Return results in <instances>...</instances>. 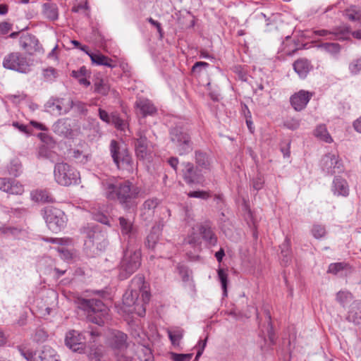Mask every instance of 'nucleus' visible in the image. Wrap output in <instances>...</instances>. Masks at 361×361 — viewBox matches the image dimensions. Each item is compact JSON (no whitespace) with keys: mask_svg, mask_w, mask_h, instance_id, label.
I'll return each instance as SVG.
<instances>
[{"mask_svg":"<svg viewBox=\"0 0 361 361\" xmlns=\"http://www.w3.org/2000/svg\"><path fill=\"white\" fill-rule=\"evenodd\" d=\"M10 100H11L13 103H18L22 100H24L26 98V95L25 94H10L8 96Z\"/></svg>","mask_w":361,"mask_h":361,"instance_id":"nucleus-62","label":"nucleus"},{"mask_svg":"<svg viewBox=\"0 0 361 361\" xmlns=\"http://www.w3.org/2000/svg\"><path fill=\"white\" fill-rule=\"evenodd\" d=\"M81 334L75 330L69 331L65 338L66 345L73 352L84 353L85 345Z\"/></svg>","mask_w":361,"mask_h":361,"instance_id":"nucleus-17","label":"nucleus"},{"mask_svg":"<svg viewBox=\"0 0 361 361\" xmlns=\"http://www.w3.org/2000/svg\"><path fill=\"white\" fill-rule=\"evenodd\" d=\"M169 136L170 140L179 155H185L192 151L193 147L190 135L183 127L176 126L171 128Z\"/></svg>","mask_w":361,"mask_h":361,"instance_id":"nucleus-7","label":"nucleus"},{"mask_svg":"<svg viewBox=\"0 0 361 361\" xmlns=\"http://www.w3.org/2000/svg\"><path fill=\"white\" fill-rule=\"evenodd\" d=\"M109 151L113 161L118 170L126 171L128 174L134 172L135 166L125 143L112 140L110 142Z\"/></svg>","mask_w":361,"mask_h":361,"instance_id":"nucleus-3","label":"nucleus"},{"mask_svg":"<svg viewBox=\"0 0 361 361\" xmlns=\"http://www.w3.org/2000/svg\"><path fill=\"white\" fill-rule=\"evenodd\" d=\"M72 109L77 114L80 115H86L87 114L88 109L87 107V104L80 101L74 102L72 99Z\"/></svg>","mask_w":361,"mask_h":361,"instance_id":"nucleus-42","label":"nucleus"},{"mask_svg":"<svg viewBox=\"0 0 361 361\" xmlns=\"http://www.w3.org/2000/svg\"><path fill=\"white\" fill-rule=\"evenodd\" d=\"M326 229L324 226L316 224L314 225L312 228V235L317 238L320 239L325 236L326 235Z\"/></svg>","mask_w":361,"mask_h":361,"instance_id":"nucleus-46","label":"nucleus"},{"mask_svg":"<svg viewBox=\"0 0 361 361\" xmlns=\"http://www.w3.org/2000/svg\"><path fill=\"white\" fill-rule=\"evenodd\" d=\"M48 337V334L43 329L38 328L36 329L32 338L37 343L44 342Z\"/></svg>","mask_w":361,"mask_h":361,"instance_id":"nucleus-47","label":"nucleus"},{"mask_svg":"<svg viewBox=\"0 0 361 361\" xmlns=\"http://www.w3.org/2000/svg\"><path fill=\"white\" fill-rule=\"evenodd\" d=\"M109 87L108 85L104 84L103 81H99L94 84V90L95 92L102 94H107L109 92Z\"/></svg>","mask_w":361,"mask_h":361,"instance_id":"nucleus-50","label":"nucleus"},{"mask_svg":"<svg viewBox=\"0 0 361 361\" xmlns=\"http://www.w3.org/2000/svg\"><path fill=\"white\" fill-rule=\"evenodd\" d=\"M44 109L53 116L66 115L72 109V99L53 97L45 103Z\"/></svg>","mask_w":361,"mask_h":361,"instance_id":"nucleus-11","label":"nucleus"},{"mask_svg":"<svg viewBox=\"0 0 361 361\" xmlns=\"http://www.w3.org/2000/svg\"><path fill=\"white\" fill-rule=\"evenodd\" d=\"M263 184L264 182L260 178H255L252 181L253 188L257 191L262 188Z\"/></svg>","mask_w":361,"mask_h":361,"instance_id":"nucleus-64","label":"nucleus"},{"mask_svg":"<svg viewBox=\"0 0 361 361\" xmlns=\"http://www.w3.org/2000/svg\"><path fill=\"white\" fill-rule=\"evenodd\" d=\"M282 261L286 264L291 259V243L290 239L286 236L283 243L280 245Z\"/></svg>","mask_w":361,"mask_h":361,"instance_id":"nucleus-35","label":"nucleus"},{"mask_svg":"<svg viewBox=\"0 0 361 361\" xmlns=\"http://www.w3.org/2000/svg\"><path fill=\"white\" fill-rule=\"evenodd\" d=\"M138 293H139V298L140 299V302L147 305L150 300L149 292L146 288H145V289L139 291Z\"/></svg>","mask_w":361,"mask_h":361,"instance_id":"nucleus-56","label":"nucleus"},{"mask_svg":"<svg viewBox=\"0 0 361 361\" xmlns=\"http://www.w3.org/2000/svg\"><path fill=\"white\" fill-rule=\"evenodd\" d=\"M200 232L202 238L211 245H215L217 243V238L210 227L202 226L200 228Z\"/></svg>","mask_w":361,"mask_h":361,"instance_id":"nucleus-37","label":"nucleus"},{"mask_svg":"<svg viewBox=\"0 0 361 361\" xmlns=\"http://www.w3.org/2000/svg\"><path fill=\"white\" fill-rule=\"evenodd\" d=\"M42 240L45 242L58 244V245H67L69 242L68 238H43Z\"/></svg>","mask_w":361,"mask_h":361,"instance_id":"nucleus-52","label":"nucleus"},{"mask_svg":"<svg viewBox=\"0 0 361 361\" xmlns=\"http://www.w3.org/2000/svg\"><path fill=\"white\" fill-rule=\"evenodd\" d=\"M87 73V71L85 66H82L79 71H73L72 76L75 78H81L82 76H85Z\"/></svg>","mask_w":361,"mask_h":361,"instance_id":"nucleus-61","label":"nucleus"},{"mask_svg":"<svg viewBox=\"0 0 361 361\" xmlns=\"http://www.w3.org/2000/svg\"><path fill=\"white\" fill-rule=\"evenodd\" d=\"M99 118L104 122L108 124L111 123V115H109L106 111L102 109H99Z\"/></svg>","mask_w":361,"mask_h":361,"instance_id":"nucleus-58","label":"nucleus"},{"mask_svg":"<svg viewBox=\"0 0 361 361\" xmlns=\"http://www.w3.org/2000/svg\"><path fill=\"white\" fill-rule=\"evenodd\" d=\"M322 47L332 53H338L340 51V46L337 43H325L322 45Z\"/></svg>","mask_w":361,"mask_h":361,"instance_id":"nucleus-54","label":"nucleus"},{"mask_svg":"<svg viewBox=\"0 0 361 361\" xmlns=\"http://www.w3.org/2000/svg\"><path fill=\"white\" fill-rule=\"evenodd\" d=\"M147 20L151 25H154L157 28L158 32L160 35V37L161 38L163 37V30L161 28V23L154 20L152 18H149Z\"/></svg>","mask_w":361,"mask_h":361,"instance_id":"nucleus-60","label":"nucleus"},{"mask_svg":"<svg viewBox=\"0 0 361 361\" xmlns=\"http://www.w3.org/2000/svg\"><path fill=\"white\" fill-rule=\"evenodd\" d=\"M78 308L87 313V319L91 322L102 326L108 319L109 308L99 299L97 298H78Z\"/></svg>","mask_w":361,"mask_h":361,"instance_id":"nucleus-2","label":"nucleus"},{"mask_svg":"<svg viewBox=\"0 0 361 361\" xmlns=\"http://www.w3.org/2000/svg\"><path fill=\"white\" fill-rule=\"evenodd\" d=\"M118 221L122 235L131 237L134 232L133 222L123 216L119 217Z\"/></svg>","mask_w":361,"mask_h":361,"instance_id":"nucleus-33","label":"nucleus"},{"mask_svg":"<svg viewBox=\"0 0 361 361\" xmlns=\"http://www.w3.org/2000/svg\"><path fill=\"white\" fill-rule=\"evenodd\" d=\"M218 277L221 283V287L224 290V295H227V283H228V274L223 269H219L217 271Z\"/></svg>","mask_w":361,"mask_h":361,"instance_id":"nucleus-45","label":"nucleus"},{"mask_svg":"<svg viewBox=\"0 0 361 361\" xmlns=\"http://www.w3.org/2000/svg\"><path fill=\"white\" fill-rule=\"evenodd\" d=\"M3 67L20 73H27L31 70L32 62L20 52H11L3 59Z\"/></svg>","mask_w":361,"mask_h":361,"instance_id":"nucleus-10","label":"nucleus"},{"mask_svg":"<svg viewBox=\"0 0 361 361\" xmlns=\"http://www.w3.org/2000/svg\"><path fill=\"white\" fill-rule=\"evenodd\" d=\"M111 118V123H112L117 130L125 132L126 129L128 128V123L120 117L118 113H112Z\"/></svg>","mask_w":361,"mask_h":361,"instance_id":"nucleus-41","label":"nucleus"},{"mask_svg":"<svg viewBox=\"0 0 361 361\" xmlns=\"http://www.w3.org/2000/svg\"><path fill=\"white\" fill-rule=\"evenodd\" d=\"M321 166L322 170L330 175L344 171L342 159L335 154L329 153L324 155L321 160Z\"/></svg>","mask_w":361,"mask_h":361,"instance_id":"nucleus-14","label":"nucleus"},{"mask_svg":"<svg viewBox=\"0 0 361 361\" xmlns=\"http://www.w3.org/2000/svg\"><path fill=\"white\" fill-rule=\"evenodd\" d=\"M54 176L56 182L63 186L75 185L80 179L79 172L66 163H58L54 166Z\"/></svg>","mask_w":361,"mask_h":361,"instance_id":"nucleus-9","label":"nucleus"},{"mask_svg":"<svg viewBox=\"0 0 361 361\" xmlns=\"http://www.w3.org/2000/svg\"><path fill=\"white\" fill-rule=\"evenodd\" d=\"M209 66V63L204 61H197L196 62L193 66L192 67V72H197L200 73L201 71V68H206Z\"/></svg>","mask_w":361,"mask_h":361,"instance_id":"nucleus-59","label":"nucleus"},{"mask_svg":"<svg viewBox=\"0 0 361 361\" xmlns=\"http://www.w3.org/2000/svg\"><path fill=\"white\" fill-rule=\"evenodd\" d=\"M32 198L37 202L44 203H53L55 202L54 198L50 192L46 190H37L32 193Z\"/></svg>","mask_w":361,"mask_h":361,"instance_id":"nucleus-34","label":"nucleus"},{"mask_svg":"<svg viewBox=\"0 0 361 361\" xmlns=\"http://www.w3.org/2000/svg\"><path fill=\"white\" fill-rule=\"evenodd\" d=\"M43 80L47 82H53L57 78L59 74L56 68L47 67L42 70Z\"/></svg>","mask_w":361,"mask_h":361,"instance_id":"nucleus-40","label":"nucleus"},{"mask_svg":"<svg viewBox=\"0 0 361 361\" xmlns=\"http://www.w3.org/2000/svg\"><path fill=\"white\" fill-rule=\"evenodd\" d=\"M312 96V92L301 90L290 97V102L295 111H300L307 106Z\"/></svg>","mask_w":361,"mask_h":361,"instance_id":"nucleus-19","label":"nucleus"},{"mask_svg":"<svg viewBox=\"0 0 361 361\" xmlns=\"http://www.w3.org/2000/svg\"><path fill=\"white\" fill-rule=\"evenodd\" d=\"M42 13L46 18L55 20L59 17L58 7L52 3H44L42 5Z\"/></svg>","mask_w":361,"mask_h":361,"instance_id":"nucleus-31","label":"nucleus"},{"mask_svg":"<svg viewBox=\"0 0 361 361\" xmlns=\"http://www.w3.org/2000/svg\"><path fill=\"white\" fill-rule=\"evenodd\" d=\"M312 66L310 61L306 59H300L295 61L293 63V68L295 71L301 78H305Z\"/></svg>","mask_w":361,"mask_h":361,"instance_id":"nucleus-27","label":"nucleus"},{"mask_svg":"<svg viewBox=\"0 0 361 361\" xmlns=\"http://www.w3.org/2000/svg\"><path fill=\"white\" fill-rule=\"evenodd\" d=\"M349 71L351 74L357 75L361 71V58L353 60L349 64Z\"/></svg>","mask_w":361,"mask_h":361,"instance_id":"nucleus-48","label":"nucleus"},{"mask_svg":"<svg viewBox=\"0 0 361 361\" xmlns=\"http://www.w3.org/2000/svg\"><path fill=\"white\" fill-rule=\"evenodd\" d=\"M82 233L85 235V247L89 250L92 255H98L99 252L105 250L108 242L105 233L99 228L87 226L83 228Z\"/></svg>","mask_w":361,"mask_h":361,"instance_id":"nucleus-5","label":"nucleus"},{"mask_svg":"<svg viewBox=\"0 0 361 361\" xmlns=\"http://www.w3.org/2000/svg\"><path fill=\"white\" fill-rule=\"evenodd\" d=\"M351 266L346 262H336L329 265L327 272L332 274H337L343 271H350Z\"/></svg>","mask_w":361,"mask_h":361,"instance_id":"nucleus-38","label":"nucleus"},{"mask_svg":"<svg viewBox=\"0 0 361 361\" xmlns=\"http://www.w3.org/2000/svg\"><path fill=\"white\" fill-rule=\"evenodd\" d=\"M352 294L347 290H340L336 294V300L341 305L344 306L352 300Z\"/></svg>","mask_w":361,"mask_h":361,"instance_id":"nucleus-43","label":"nucleus"},{"mask_svg":"<svg viewBox=\"0 0 361 361\" xmlns=\"http://www.w3.org/2000/svg\"><path fill=\"white\" fill-rule=\"evenodd\" d=\"M139 356H140V359L142 361H144V359H147V358L151 359V358L154 357L152 350H151V348H149L145 345L142 346L141 350H140V354Z\"/></svg>","mask_w":361,"mask_h":361,"instance_id":"nucleus-51","label":"nucleus"},{"mask_svg":"<svg viewBox=\"0 0 361 361\" xmlns=\"http://www.w3.org/2000/svg\"><path fill=\"white\" fill-rule=\"evenodd\" d=\"M52 128L54 132L59 135L67 136L71 133L68 118L59 119L54 123Z\"/></svg>","mask_w":361,"mask_h":361,"instance_id":"nucleus-28","label":"nucleus"},{"mask_svg":"<svg viewBox=\"0 0 361 361\" xmlns=\"http://www.w3.org/2000/svg\"><path fill=\"white\" fill-rule=\"evenodd\" d=\"M346 319L361 327V302H356L350 305Z\"/></svg>","mask_w":361,"mask_h":361,"instance_id":"nucleus-25","label":"nucleus"},{"mask_svg":"<svg viewBox=\"0 0 361 361\" xmlns=\"http://www.w3.org/2000/svg\"><path fill=\"white\" fill-rule=\"evenodd\" d=\"M192 353H176L171 352L169 357L172 361H190L192 357Z\"/></svg>","mask_w":361,"mask_h":361,"instance_id":"nucleus-44","label":"nucleus"},{"mask_svg":"<svg viewBox=\"0 0 361 361\" xmlns=\"http://www.w3.org/2000/svg\"><path fill=\"white\" fill-rule=\"evenodd\" d=\"M183 165V178L187 184H200L203 182V175L197 166L195 167L190 162H185Z\"/></svg>","mask_w":361,"mask_h":361,"instance_id":"nucleus-15","label":"nucleus"},{"mask_svg":"<svg viewBox=\"0 0 361 361\" xmlns=\"http://www.w3.org/2000/svg\"><path fill=\"white\" fill-rule=\"evenodd\" d=\"M207 340V338H206L204 341L200 340L198 342V344H197L198 350L197 352V354H196V356L195 358V361H197L198 359L200 358V357L202 355L203 351L206 347Z\"/></svg>","mask_w":361,"mask_h":361,"instance_id":"nucleus-57","label":"nucleus"},{"mask_svg":"<svg viewBox=\"0 0 361 361\" xmlns=\"http://www.w3.org/2000/svg\"><path fill=\"white\" fill-rule=\"evenodd\" d=\"M20 48L30 55L39 51L41 47L35 36L29 33H23L19 39Z\"/></svg>","mask_w":361,"mask_h":361,"instance_id":"nucleus-18","label":"nucleus"},{"mask_svg":"<svg viewBox=\"0 0 361 361\" xmlns=\"http://www.w3.org/2000/svg\"><path fill=\"white\" fill-rule=\"evenodd\" d=\"M128 336L119 331H113L108 338V345L116 361H132L127 354Z\"/></svg>","mask_w":361,"mask_h":361,"instance_id":"nucleus-6","label":"nucleus"},{"mask_svg":"<svg viewBox=\"0 0 361 361\" xmlns=\"http://www.w3.org/2000/svg\"><path fill=\"white\" fill-rule=\"evenodd\" d=\"M42 214L47 227L52 232H60L66 226L68 218L62 210L47 207L42 211Z\"/></svg>","mask_w":361,"mask_h":361,"instance_id":"nucleus-8","label":"nucleus"},{"mask_svg":"<svg viewBox=\"0 0 361 361\" xmlns=\"http://www.w3.org/2000/svg\"><path fill=\"white\" fill-rule=\"evenodd\" d=\"M0 190L11 195H20L24 192V187L17 180L0 178Z\"/></svg>","mask_w":361,"mask_h":361,"instance_id":"nucleus-20","label":"nucleus"},{"mask_svg":"<svg viewBox=\"0 0 361 361\" xmlns=\"http://www.w3.org/2000/svg\"><path fill=\"white\" fill-rule=\"evenodd\" d=\"M80 50L85 52V54L90 56L92 62L96 65L104 66L111 68H114L117 66L116 63L111 58H109L99 52L93 53L89 51L87 47H80Z\"/></svg>","mask_w":361,"mask_h":361,"instance_id":"nucleus-21","label":"nucleus"},{"mask_svg":"<svg viewBox=\"0 0 361 361\" xmlns=\"http://www.w3.org/2000/svg\"><path fill=\"white\" fill-rule=\"evenodd\" d=\"M159 237L158 235L154 233H150L146 239L145 245L149 248L154 249L158 242Z\"/></svg>","mask_w":361,"mask_h":361,"instance_id":"nucleus-49","label":"nucleus"},{"mask_svg":"<svg viewBox=\"0 0 361 361\" xmlns=\"http://www.w3.org/2000/svg\"><path fill=\"white\" fill-rule=\"evenodd\" d=\"M135 106L139 109L143 117L152 116L157 112L154 104L147 99H140L135 102Z\"/></svg>","mask_w":361,"mask_h":361,"instance_id":"nucleus-26","label":"nucleus"},{"mask_svg":"<svg viewBox=\"0 0 361 361\" xmlns=\"http://www.w3.org/2000/svg\"><path fill=\"white\" fill-rule=\"evenodd\" d=\"M147 133V130L140 129L136 133L135 138V154L138 159L142 160L148 159L152 152V143L148 140Z\"/></svg>","mask_w":361,"mask_h":361,"instance_id":"nucleus-12","label":"nucleus"},{"mask_svg":"<svg viewBox=\"0 0 361 361\" xmlns=\"http://www.w3.org/2000/svg\"><path fill=\"white\" fill-rule=\"evenodd\" d=\"M167 334L173 346L179 348L184 335L183 329L180 328H176L173 330L167 329Z\"/></svg>","mask_w":361,"mask_h":361,"instance_id":"nucleus-32","label":"nucleus"},{"mask_svg":"<svg viewBox=\"0 0 361 361\" xmlns=\"http://www.w3.org/2000/svg\"><path fill=\"white\" fill-rule=\"evenodd\" d=\"M123 304L125 308V310L131 314H136L140 317H144L146 312V304L140 302V299L139 297L135 298L133 297V300H132V303L128 304L126 301L123 300Z\"/></svg>","mask_w":361,"mask_h":361,"instance_id":"nucleus-23","label":"nucleus"},{"mask_svg":"<svg viewBox=\"0 0 361 361\" xmlns=\"http://www.w3.org/2000/svg\"><path fill=\"white\" fill-rule=\"evenodd\" d=\"M21 355L27 361H61L56 352L48 345L44 346L38 353L21 350Z\"/></svg>","mask_w":361,"mask_h":361,"instance_id":"nucleus-13","label":"nucleus"},{"mask_svg":"<svg viewBox=\"0 0 361 361\" xmlns=\"http://www.w3.org/2000/svg\"><path fill=\"white\" fill-rule=\"evenodd\" d=\"M104 196L109 200L118 201L124 209L136 207L141 190L131 181L117 182L106 180L102 182Z\"/></svg>","mask_w":361,"mask_h":361,"instance_id":"nucleus-1","label":"nucleus"},{"mask_svg":"<svg viewBox=\"0 0 361 361\" xmlns=\"http://www.w3.org/2000/svg\"><path fill=\"white\" fill-rule=\"evenodd\" d=\"M343 16L348 20L357 22L361 25V9L356 6H350L343 12Z\"/></svg>","mask_w":361,"mask_h":361,"instance_id":"nucleus-29","label":"nucleus"},{"mask_svg":"<svg viewBox=\"0 0 361 361\" xmlns=\"http://www.w3.org/2000/svg\"><path fill=\"white\" fill-rule=\"evenodd\" d=\"M188 195L190 197L200 198L203 200H206L210 197V195L208 192L203 190L190 192Z\"/></svg>","mask_w":361,"mask_h":361,"instance_id":"nucleus-53","label":"nucleus"},{"mask_svg":"<svg viewBox=\"0 0 361 361\" xmlns=\"http://www.w3.org/2000/svg\"><path fill=\"white\" fill-rule=\"evenodd\" d=\"M195 161L197 167H200L206 170H209L211 166V160L207 153L200 150L195 151Z\"/></svg>","mask_w":361,"mask_h":361,"instance_id":"nucleus-30","label":"nucleus"},{"mask_svg":"<svg viewBox=\"0 0 361 361\" xmlns=\"http://www.w3.org/2000/svg\"><path fill=\"white\" fill-rule=\"evenodd\" d=\"M159 204L160 200L157 197L146 200L141 207V216H145V219L151 218L154 214V209Z\"/></svg>","mask_w":361,"mask_h":361,"instance_id":"nucleus-24","label":"nucleus"},{"mask_svg":"<svg viewBox=\"0 0 361 361\" xmlns=\"http://www.w3.org/2000/svg\"><path fill=\"white\" fill-rule=\"evenodd\" d=\"M88 6L87 0H80L77 4L74 5L72 8V11L74 13H78L82 10H87Z\"/></svg>","mask_w":361,"mask_h":361,"instance_id":"nucleus-55","label":"nucleus"},{"mask_svg":"<svg viewBox=\"0 0 361 361\" xmlns=\"http://www.w3.org/2000/svg\"><path fill=\"white\" fill-rule=\"evenodd\" d=\"M141 265V252L139 248L128 246L123 252V258L119 264L118 277L125 280L135 273Z\"/></svg>","mask_w":361,"mask_h":361,"instance_id":"nucleus-4","label":"nucleus"},{"mask_svg":"<svg viewBox=\"0 0 361 361\" xmlns=\"http://www.w3.org/2000/svg\"><path fill=\"white\" fill-rule=\"evenodd\" d=\"M8 173L13 177L19 176L22 173V164L18 159H12L7 166Z\"/></svg>","mask_w":361,"mask_h":361,"instance_id":"nucleus-39","label":"nucleus"},{"mask_svg":"<svg viewBox=\"0 0 361 361\" xmlns=\"http://www.w3.org/2000/svg\"><path fill=\"white\" fill-rule=\"evenodd\" d=\"M145 277L142 275H136L131 280L129 289L123 295V300L128 305L132 303L133 297H139V291L146 288Z\"/></svg>","mask_w":361,"mask_h":361,"instance_id":"nucleus-16","label":"nucleus"},{"mask_svg":"<svg viewBox=\"0 0 361 361\" xmlns=\"http://www.w3.org/2000/svg\"><path fill=\"white\" fill-rule=\"evenodd\" d=\"M11 30V25L6 22L0 23V34L6 35Z\"/></svg>","mask_w":361,"mask_h":361,"instance_id":"nucleus-63","label":"nucleus"},{"mask_svg":"<svg viewBox=\"0 0 361 361\" xmlns=\"http://www.w3.org/2000/svg\"><path fill=\"white\" fill-rule=\"evenodd\" d=\"M314 135L326 143H331L333 141L325 125L321 124L317 126L314 131Z\"/></svg>","mask_w":361,"mask_h":361,"instance_id":"nucleus-36","label":"nucleus"},{"mask_svg":"<svg viewBox=\"0 0 361 361\" xmlns=\"http://www.w3.org/2000/svg\"><path fill=\"white\" fill-rule=\"evenodd\" d=\"M331 191L336 196H348L349 186L346 180L340 176H336L332 183Z\"/></svg>","mask_w":361,"mask_h":361,"instance_id":"nucleus-22","label":"nucleus"}]
</instances>
